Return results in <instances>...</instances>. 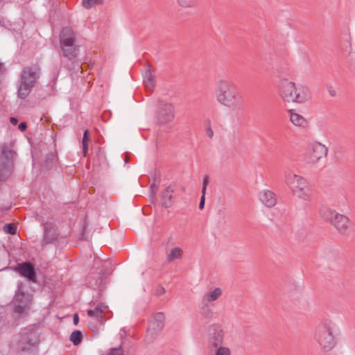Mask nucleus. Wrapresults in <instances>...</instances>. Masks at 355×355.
I'll return each instance as SVG.
<instances>
[{
  "mask_svg": "<svg viewBox=\"0 0 355 355\" xmlns=\"http://www.w3.org/2000/svg\"><path fill=\"white\" fill-rule=\"evenodd\" d=\"M27 128V125L25 122H21L19 123V129L21 131V132H24L26 130Z\"/></svg>",
  "mask_w": 355,
  "mask_h": 355,
  "instance_id": "nucleus-34",
  "label": "nucleus"
},
{
  "mask_svg": "<svg viewBox=\"0 0 355 355\" xmlns=\"http://www.w3.org/2000/svg\"><path fill=\"white\" fill-rule=\"evenodd\" d=\"M164 320L165 316L163 313L158 312L154 314L147 329L146 339L148 343H151L162 331Z\"/></svg>",
  "mask_w": 355,
  "mask_h": 355,
  "instance_id": "nucleus-10",
  "label": "nucleus"
},
{
  "mask_svg": "<svg viewBox=\"0 0 355 355\" xmlns=\"http://www.w3.org/2000/svg\"><path fill=\"white\" fill-rule=\"evenodd\" d=\"M209 135H210L211 136V135H213V132H209Z\"/></svg>",
  "mask_w": 355,
  "mask_h": 355,
  "instance_id": "nucleus-39",
  "label": "nucleus"
},
{
  "mask_svg": "<svg viewBox=\"0 0 355 355\" xmlns=\"http://www.w3.org/2000/svg\"><path fill=\"white\" fill-rule=\"evenodd\" d=\"M3 230L10 234H15L16 233V227L11 223L6 224L3 226Z\"/></svg>",
  "mask_w": 355,
  "mask_h": 355,
  "instance_id": "nucleus-26",
  "label": "nucleus"
},
{
  "mask_svg": "<svg viewBox=\"0 0 355 355\" xmlns=\"http://www.w3.org/2000/svg\"><path fill=\"white\" fill-rule=\"evenodd\" d=\"M89 131L85 130L84 132V136L83 139V147L85 155L86 154L87 150V139H88Z\"/></svg>",
  "mask_w": 355,
  "mask_h": 355,
  "instance_id": "nucleus-28",
  "label": "nucleus"
},
{
  "mask_svg": "<svg viewBox=\"0 0 355 355\" xmlns=\"http://www.w3.org/2000/svg\"><path fill=\"white\" fill-rule=\"evenodd\" d=\"M102 284H103V279H102V277H101V278L100 279V282H99V283L98 282V281L96 282V285H97L98 287H101Z\"/></svg>",
  "mask_w": 355,
  "mask_h": 355,
  "instance_id": "nucleus-38",
  "label": "nucleus"
},
{
  "mask_svg": "<svg viewBox=\"0 0 355 355\" xmlns=\"http://www.w3.org/2000/svg\"><path fill=\"white\" fill-rule=\"evenodd\" d=\"M259 198L262 204L267 207H272L275 205L277 198L275 194L270 190H263L259 194Z\"/></svg>",
  "mask_w": 355,
  "mask_h": 355,
  "instance_id": "nucleus-16",
  "label": "nucleus"
},
{
  "mask_svg": "<svg viewBox=\"0 0 355 355\" xmlns=\"http://www.w3.org/2000/svg\"><path fill=\"white\" fill-rule=\"evenodd\" d=\"M41 69L38 64L25 67L21 72L17 94L25 99L31 92L40 78Z\"/></svg>",
  "mask_w": 355,
  "mask_h": 355,
  "instance_id": "nucleus-3",
  "label": "nucleus"
},
{
  "mask_svg": "<svg viewBox=\"0 0 355 355\" xmlns=\"http://www.w3.org/2000/svg\"><path fill=\"white\" fill-rule=\"evenodd\" d=\"M321 216L330 221L340 234H347L349 232L350 221L346 216L329 208L321 210Z\"/></svg>",
  "mask_w": 355,
  "mask_h": 355,
  "instance_id": "nucleus-7",
  "label": "nucleus"
},
{
  "mask_svg": "<svg viewBox=\"0 0 355 355\" xmlns=\"http://www.w3.org/2000/svg\"><path fill=\"white\" fill-rule=\"evenodd\" d=\"M73 323L76 325L78 323V315L77 313L73 315Z\"/></svg>",
  "mask_w": 355,
  "mask_h": 355,
  "instance_id": "nucleus-36",
  "label": "nucleus"
},
{
  "mask_svg": "<svg viewBox=\"0 0 355 355\" xmlns=\"http://www.w3.org/2000/svg\"><path fill=\"white\" fill-rule=\"evenodd\" d=\"M144 81L148 89H151L154 87V75L153 74V70L151 68H148L146 70L144 74Z\"/></svg>",
  "mask_w": 355,
  "mask_h": 355,
  "instance_id": "nucleus-21",
  "label": "nucleus"
},
{
  "mask_svg": "<svg viewBox=\"0 0 355 355\" xmlns=\"http://www.w3.org/2000/svg\"><path fill=\"white\" fill-rule=\"evenodd\" d=\"M183 250L179 247L172 248L167 254L166 259L168 263H171L176 259H180L182 257Z\"/></svg>",
  "mask_w": 355,
  "mask_h": 355,
  "instance_id": "nucleus-20",
  "label": "nucleus"
},
{
  "mask_svg": "<svg viewBox=\"0 0 355 355\" xmlns=\"http://www.w3.org/2000/svg\"><path fill=\"white\" fill-rule=\"evenodd\" d=\"M107 312H109L108 306L104 303H99L93 309L87 310L88 315L100 322H103Z\"/></svg>",
  "mask_w": 355,
  "mask_h": 355,
  "instance_id": "nucleus-15",
  "label": "nucleus"
},
{
  "mask_svg": "<svg viewBox=\"0 0 355 355\" xmlns=\"http://www.w3.org/2000/svg\"><path fill=\"white\" fill-rule=\"evenodd\" d=\"M279 95L286 103H303L309 98L306 89L300 85L288 80H282L279 84Z\"/></svg>",
  "mask_w": 355,
  "mask_h": 355,
  "instance_id": "nucleus-4",
  "label": "nucleus"
},
{
  "mask_svg": "<svg viewBox=\"0 0 355 355\" xmlns=\"http://www.w3.org/2000/svg\"><path fill=\"white\" fill-rule=\"evenodd\" d=\"M16 153L10 146H3L0 158V178L6 180L12 172L13 161L16 157Z\"/></svg>",
  "mask_w": 355,
  "mask_h": 355,
  "instance_id": "nucleus-9",
  "label": "nucleus"
},
{
  "mask_svg": "<svg viewBox=\"0 0 355 355\" xmlns=\"http://www.w3.org/2000/svg\"><path fill=\"white\" fill-rule=\"evenodd\" d=\"M10 121L13 125H17L18 120L15 117H10Z\"/></svg>",
  "mask_w": 355,
  "mask_h": 355,
  "instance_id": "nucleus-35",
  "label": "nucleus"
},
{
  "mask_svg": "<svg viewBox=\"0 0 355 355\" xmlns=\"http://www.w3.org/2000/svg\"><path fill=\"white\" fill-rule=\"evenodd\" d=\"M208 341L211 347H218L223 341V331L220 325L212 324L207 329Z\"/></svg>",
  "mask_w": 355,
  "mask_h": 355,
  "instance_id": "nucleus-13",
  "label": "nucleus"
},
{
  "mask_svg": "<svg viewBox=\"0 0 355 355\" xmlns=\"http://www.w3.org/2000/svg\"><path fill=\"white\" fill-rule=\"evenodd\" d=\"M173 189L171 187H168L162 193L163 204L166 207H168L172 204Z\"/></svg>",
  "mask_w": 355,
  "mask_h": 355,
  "instance_id": "nucleus-22",
  "label": "nucleus"
},
{
  "mask_svg": "<svg viewBox=\"0 0 355 355\" xmlns=\"http://www.w3.org/2000/svg\"><path fill=\"white\" fill-rule=\"evenodd\" d=\"M82 340V333L76 330L73 331L70 336V340L75 345H78L80 343Z\"/></svg>",
  "mask_w": 355,
  "mask_h": 355,
  "instance_id": "nucleus-23",
  "label": "nucleus"
},
{
  "mask_svg": "<svg viewBox=\"0 0 355 355\" xmlns=\"http://www.w3.org/2000/svg\"><path fill=\"white\" fill-rule=\"evenodd\" d=\"M5 71L3 63L0 62V75L2 74Z\"/></svg>",
  "mask_w": 355,
  "mask_h": 355,
  "instance_id": "nucleus-37",
  "label": "nucleus"
},
{
  "mask_svg": "<svg viewBox=\"0 0 355 355\" xmlns=\"http://www.w3.org/2000/svg\"><path fill=\"white\" fill-rule=\"evenodd\" d=\"M60 46L63 56L71 60L77 57L79 51L76 36L73 31L65 27L60 34Z\"/></svg>",
  "mask_w": 355,
  "mask_h": 355,
  "instance_id": "nucleus-6",
  "label": "nucleus"
},
{
  "mask_svg": "<svg viewBox=\"0 0 355 355\" xmlns=\"http://www.w3.org/2000/svg\"><path fill=\"white\" fill-rule=\"evenodd\" d=\"M101 0H83L82 4L84 8L88 9L91 8L93 5L99 3Z\"/></svg>",
  "mask_w": 355,
  "mask_h": 355,
  "instance_id": "nucleus-27",
  "label": "nucleus"
},
{
  "mask_svg": "<svg viewBox=\"0 0 355 355\" xmlns=\"http://www.w3.org/2000/svg\"><path fill=\"white\" fill-rule=\"evenodd\" d=\"M209 135H210L211 136V135H213V132H209Z\"/></svg>",
  "mask_w": 355,
  "mask_h": 355,
  "instance_id": "nucleus-40",
  "label": "nucleus"
},
{
  "mask_svg": "<svg viewBox=\"0 0 355 355\" xmlns=\"http://www.w3.org/2000/svg\"><path fill=\"white\" fill-rule=\"evenodd\" d=\"M288 113L290 121L295 126L304 128L308 124V121L302 115L297 113L295 110H290Z\"/></svg>",
  "mask_w": 355,
  "mask_h": 355,
  "instance_id": "nucleus-17",
  "label": "nucleus"
},
{
  "mask_svg": "<svg viewBox=\"0 0 355 355\" xmlns=\"http://www.w3.org/2000/svg\"><path fill=\"white\" fill-rule=\"evenodd\" d=\"M327 89L329 94L330 96H335L336 95V89H334V87L331 85H327Z\"/></svg>",
  "mask_w": 355,
  "mask_h": 355,
  "instance_id": "nucleus-32",
  "label": "nucleus"
},
{
  "mask_svg": "<svg viewBox=\"0 0 355 355\" xmlns=\"http://www.w3.org/2000/svg\"><path fill=\"white\" fill-rule=\"evenodd\" d=\"M107 355H124L121 347L112 349Z\"/></svg>",
  "mask_w": 355,
  "mask_h": 355,
  "instance_id": "nucleus-30",
  "label": "nucleus"
},
{
  "mask_svg": "<svg viewBox=\"0 0 355 355\" xmlns=\"http://www.w3.org/2000/svg\"><path fill=\"white\" fill-rule=\"evenodd\" d=\"M222 288L220 287H216L214 290L209 291L205 293L202 297V301L210 304L211 302L220 298L222 296Z\"/></svg>",
  "mask_w": 355,
  "mask_h": 355,
  "instance_id": "nucleus-18",
  "label": "nucleus"
},
{
  "mask_svg": "<svg viewBox=\"0 0 355 355\" xmlns=\"http://www.w3.org/2000/svg\"><path fill=\"white\" fill-rule=\"evenodd\" d=\"M205 202V194L202 193V196H201L200 204H199L200 209H202L204 208Z\"/></svg>",
  "mask_w": 355,
  "mask_h": 355,
  "instance_id": "nucleus-33",
  "label": "nucleus"
},
{
  "mask_svg": "<svg viewBox=\"0 0 355 355\" xmlns=\"http://www.w3.org/2000/svg\"><path fill=\"white\" fill-rule=\"evenodd\" d=\"M199 313L203 318L206 319H211L214 315V312L210 306V304L204 302L202 300L199 305Z\"/></svg>",
  "mask_w": 355,
  "mask_h": 355,
  "instance_id": "nucleus-19",
  "label": "nucleus"
},
{
  "mask_svg": "<svg viewBox=\"0 0 355 355\" xmlns=\"http://www.w3.org/2000/svg\"><path fill=\"white\" fill-rule=\"evenodd\" d=\"M214 348L216 349L214 355H230V349L227 347L220 345Z\"/></svg>",
  "mask_w": 355,
  "mask_h": 355,
  "instance_id": "nucleus-25",
  "label": "nucleus"
},
{
  "mask_svg": "<svg viewBox=\"0 0 355 355\" xmlns=\"http://www.w3.org/2000/svg\"><path fill=\"white\" fill-rule=\"evenodd\" d=\"M165 293V288L163 286H159L155 291V295L161 296Z\"/></svg>",
  "mask_w": 355,
  "mask_h": 355,
  "instance_id": "nucleus-31",
  "label": "nucleus"
},
{
  "mask_svg": "<svg viewBox=\"0 0 355 355\" xmlns=\"http://www.w3.org/2000/svg\"><path fill=\"white\" fill-rule=\"evenodd\" d=\"M209 179L208 176H205L202 181V193L206 194L207 184H209Z\"/></svg>",
  "mask_w": 355,
  "mask_h": 355,
  "instance_id": "nucleus-29",
  "label": "nucleus"
},
{
  "mask_svg": "<svg viewBox=\"0 0 355 355\" xmlns=\"http://www.w3.org/2000/svg\"><path fill=\"white\" fill-rule=\"evenodd\" d=\"M284 182L293 194L304 201L311 200V191L307 181L302 176L288 171L284 173Z\"/></svg>",
  "mask_w": 355,
  "mask_h": 355,
  "instance_id": "nucleus-5",
  "label": "nucleus"
},
{
  "mask_svg": "<svg viewBox=\"0 0 355 355\" xmlns=\"http://www.w3.org/2000/svg\"><path fill=\"white\" fill-rule=\"evenodd\" d=\"M12 303L15 313L19 316L26 313L29 309L31 303V295L24 288L22 284L18 285Z\"/></svg>",
  "mask_w": 355,
  "mask_h": 355,
  "instance_id": "nucleus-8",
  "label": "nucleus"
},
{
  "mask_svg": "<svg viewBox=\"0 0 355 355\" xmlns=\"http://www.w3.org/2000/svg\"><path fill=\"white\" fill-rule=\"evenodd\" d=\"M328 152L327 148L319 143H313L308 153L307 162L311 164L318 163L320 159L327 156Z\"/></svg>",
  "mask_w": 355,
  "mask_h": 355,
  "instance_id": "nucleus-12",
  "label": "nucleus"
},
{
  "mask_svg": "<svg viewBox=\"0 0 355 355\" xmlns=\"http://www.w3.org/2000/svg\"><path fill=\"white\" fill-rule=\"evenodd\" d=\"M176 1L183 8H189L194 6V0H176Z\"/></svg>",
  "mask_w": 355,
  "mask_h": 355,
  "instance_id": "nucleus-24",
  "label": "nucleus"
},
{
  "mask_svg": "<svg viewBox=\"0 0 355 355\" xmlns=\"http://www.w3.org/2000/svg\"><path fill=\"white\" fill-rule=\"evenodd\" d=\"M175 117L174 107L172 104L159 102L156 112V122L159 125H165L171 122Z\"/></svg>",
  "mask_w": 355,
  "mask_h": 355,
  "instance_id": "nucleus-11",
  "label": "nucleus"
},
{
  "mask_svg": "<svg viewBox=\"0 0 355 355\" xmlns=\"http://www.w3.org/2000/svg\"><path fill=\"white\" fill-rule=\"evenodd\" d=\"M216 99L221 105L234 110L240 106V96L236 85L228 79H219L216 85Z\"/></svg>",
  "mask_w": 355,
  "mask_h": 355,
  "instance_id": "nucleus-1",
  "label": "nucleus"
},
{
  "mask_svg": "<svg viewBox=\"0 0 355 355\" xmlns=\"http://www.w3.org/2000/svg\"><path fill=\"white\" fill-rule=\"evenodd\" d=\"M334 329V322L328 318L322 319L315 327L313 338L322 352H328L335 347Z\"/></svg>",
  "mask_w": 355,
  "mask_h": 355,
  "instance_id": "nucleus-2",
  "label": "nucleus"
},
{
  "mask_svg": "<svg viewBox=\"0 0 355 355\" xmlns=\"http://www.w3.org/2000/svg\"><path fill=\"white\" fill-rule=\"evenodd\" d=\"M15 270L28 280L33 282H36V273L33 266L30 262L18 263L15 268Z\"/></svg>",
  "mask_w": 355,
  "mask_h": 355,
  "instance_id": "nucleus-14",
  "label": "nucleus"
}]
</instances>
